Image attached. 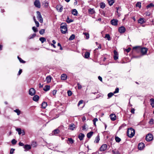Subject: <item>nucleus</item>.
I'll use <instances>...</instances> for the list:
<instances>
[{
	"instance_id": "nucleus-1",
	"label": "nucleus",
	"mask_w": 154,
	"mask_h": 154,
	"mask_svg": "<svg viewBox=\"0 0 154 154\" xmlns=\"http://www.w3.org/2000/svg\"><path fill=\"white\" fill-rule=\"evenodd\" d=\"M134 49L140 50L142 55L146 54L147 51V49L145 48H141L140 47H134L133 48Z\"/></svg>"
},
{
	"instance_id": "nucleus-2",
	"label": "nucleus",
	"mask_w": 154,
	"mask_h": 154,
	"mask_svg": "<svg viewBox=\"0 0 154 154\" xmlns=\"http://www.w3.org/2000/svg\"><path fill=\"white\" fill-rule=\"evenodd\" d=\"M135 133V130L132 128L128 129L127 131L128 136L130 137H132L134 136Z\"/></svg>"
},
{
	"instance_id": "nucleus-3",
	"label": "nucleus",
	"mask_w": 154,
	"mask_h": 154,
	"mask_svg": "<svg viewBox=\"0 0 154 154\" xmlns=\"http://www.w3.org/2000/svg\"><path fill=\"white\" fill-rule=\"evenodd\" d=\"M66 24L65 23H61L60 29L61 32L62 33L65 34L67 31Z\"/></svg>"
},
{
	"instance_id": "nucleus-4",
	"label": "nucleus",
	"mask_w": 154,
	"mask_h": 154,
	"mask_svg": "<svg viewBox=\"0 0 154 154\" xmlns=\"http://www.w3.org/2000/svg\"><path fill=\"white\" fill-rule=\"evenodd\" d=\"M36 13L37 15V17L38 21L41 23H43V19L39 11H37Z\"/></svg>"
},
{
	"instance_id": "nucleus-5",
	"label": "nucleus",
	"mask_w": 154,
	"mask_h": 154,
	"mask_svg": "<svg viewBox=\"0 0 154 154\" xmlns=\"http://www.w3.org/2000/svg\"><path fill=\"white\" fill-rule=\"evenodd\" d=\"M153 139V136L152 134H149L146 136V140L147 141H150Z\"/></svg>"
},
{
	"instance_id": "nucleus-6",
	"label": "nucleus",
	"mask_w": 154,
	"mask_h": 154,
	"mask_svg": "<svg viewBox=\"0 0 154 154\" xmlns=\"http://www.w3.org/2000/svg\"><path fill=\"white\" fill-rule=\"evenodd\" d=\"M34 4L36 8H41V3L39 0H35Z\"/></svg>"
},
{
	"instance_id": "nucleus-7",
	"label": "nucleus",
	"mask_w": 154,
	"mask_h": 154,
	"mask_svg": "<svg viewBox=\"0 0 154 154\" xmlns=\"http://www.w3.org/2000/svg\"><path fill=\"white\" fill-rule=\"evenodd\" d=\"M85 105V103H84V101L81 100L79 101L78 103V106H81V107L79 109H81Z\"/></svg>"
},
{
	"instance_id": "nucleus-8",
	"label": "nucleus",
	"mask_w": 154,
	"mask_h": 154,
	"mask_svg": "<svg viewBox=\"0 0 154 154\" xmlns=\"http://www.w3.org/2000/svg\"><path fill=\"white\" fill-rule=\"evenodd\" d=\"M35 94V90L33 88H31L29 91V94L31 96L34 95Z\"/></svg>"
},
{
	"instance_id": "nucleus-9",
	"label": "nucleus",
	"mask_w": 154,
	"mask_h": 154,
	"mask_svg": "<svg viewBox=\"0 0 154 154\" xmlns=\"http://www.w3.org/2000/svg\"><path fill=\"white\" fill-rule=\"evenodd\" d=\"M107 147V145L106 144L103 145L100 148V150L101 151H103L105 150Z\"/></svg>"
},
{
	"instance_id": "nucleus-10",
	"label": "nucleus",
	"mask_w": 154,
	"mask_h": 154,
	"mask_svg": "<svg viewBox=\"0 0 154 154\" xmlns=\"http://www.w3.org/2000/svg\"><path fill=\"white\" fill-rule=\"evenodd\" d=\"M118 20L117 19H113L111 21V24L114 26H116L118 24Z\"/></svg>"
},
{
	"instance_id": "nucleus-11",
	"label": "nucleus",
	"mask_w": 154,
	"mask_h": 154,
	"mask_svg": "<svg viewBox=\"0 0 154 154\" xmlns=\"http://www.w3.org/2000/svg\"><path fill=\"white\" fill-rule=\"evenodd\" d=\"M144 147V144L143 143H139L138 145V147L139 150L143 149Z\"/></svg>"
},
{
	"instance_id": "nucleus-12",
	"label": "nucleus",
	"mask_w": 154,
	"mask_h": 154,
	"mask_svg": "<svg viewBox=\"0 0 154 154\" xmlns=\"http://www.w3.org/2000/svg\"><path fill=\"white\" fill-rule=\"evenodd\" d=\"M119 31L121 33H124L125 31V29L124 27L122 26L119 28Z\"/></svg>"
},
{
	"instance_id": "nucleus-13",
	"label": "nucleus",
	"mask_w": 154,
	"mask_h": 154,
	"mask_svg": "<svg viewBox=\"0 0 154 154\" xmlns=\"http://www.w3.org/2000/svg\"><path fill=\"white\" fill-rule=\"evenodd\" d=\"M114 58L115 60H116L118 59V52L116 51H114Z\"/></svg>"
},
{
	"instance_id": "nucleus-14",
	"label": "nucleus",
	"mask_w": 154,
	"mask_h": 154,
	"mask_svg": "<svg viewBox=\"0 0 154 154\" xmlns=\"http://www.w3.org/2000/svg\"><path fill=\"white\" fill-rule=\"evenodd\" d=\"M110 116L111 119L113 121H115L116 119V115L115 114H111L110 115Z\"/></svg>"
},
{
	"instance_id": "nucleus-15",
	"label": "nucleus",
	"mask_w": 154,
	"mask_h": 154,
	"mask_svg": "<svg viewBox=\"0 0 154 154\" xmlns=\"http://www.w3.org/2000/svg\"><path fill=\"white\" fill-rule=\"evenodd\" d=\"M85 136V135L81 133L79 134L78 137L80 140H82L83 139Z\"/></svg>"
},
{
	"instance_id": "nucleus-16",
	"label": "nucleus",
	"mask_w": 154,
	"mask_h": 154,
	"mask_svg": "<svg viewBox=\"0 0 154 154\" xmlns=\"http://www.w3.org/2000/svg\"><path fill=\"white\" fill-rule=\"evenodd\" d=\"M24 148L25 151H28L31 149V146L30 145H26L24 146Z\"/></svg>"
},
{
	"instance_id": "nucleus-17",
	"label": "nucleus",
	"mask_w": 154,
	"mask_h": 154,
	"mask_svg": "<svg viewBox=\"0 0 154 154\" xmlns=\"http://www.w3.org/2000/svg\"><path fill=\"white\" fill-rule=\"evenodd\" d=\"M39 97L38 95H34L33 97V100L35 102L37 101L39 99Z\"/></svg>"
},
{
	"instance_id": "nucleus-18",
	"label": "nucleus",
	"mask_w": 154,
	"mask_h": 154,
	"mask_svg": "<svg viewBox=\"0 0 154 154\" xmlns=\"http://www.w3.org/2000/svg\"><path fill=\"white\" fill-rule=\"evenodd\" d=\"M138 23L140 24H142L143 23L145 22V21H144V19L142 18H140L138 20Z\"/></svg>"
},
{
	"instance_id": "nucleus-19",
	"label": "nucleus",
	"mask_w": 154,
	"mask_h": 154,
	"mask_svg": "<svg viewBox=\"0 0 154 154\" xmlns=\"http://www.w3.org/2000/svg\"><path fill=\"white\" fill-rule=\"evenodd\" d=\"M50 88L49 85H46L43 88V90L45 91H47L50 90Z\"/></svg>"
},
{
	"instance_id": "nucleus-20",
	"label": "nucleus",
	"mask_w": 154,
	"mask_h": 154,
	"mask_svg": "<svg viewBox=\"0 0 154 154\" xmlns=\"http://www.w3.org/2000/svg\"><path fill=\"white\" fill-rule=\"evenodd\" d=\"M51 77L50 76H47L46 79V81L47 83L50 82L51 81Z\"/></svg>"
},
{
	"instance_id": "nucleus-21",
	"label": "nucleus",
	"mask_w": 154,
	"mask_h": 154,
	"mask_svg": "<svg viewBox=\"0 0 154 154\" xmlns=\"http://www.w3.org/2000/svg\"><path fill=\"white\" fill-rule=\"evenodd\" d=\"M57 10L60 12L62 11L63 10V7L57 5L56 7Z\"/></svg>"
},
{
	"instance_id": "nucleus-22",
	"label": "nucleus",
	"mask_w": 154,
	"mask_h": 154,
	"mask_svg": "<svg viewBox=\"0 0 154 154\" xmlns=\"http://www.w3.org/2000/svg\"><path fill=\"white\" fill-rule=\"evenodd\" d=\"M88 11L90 14H94L95 13V11L93 8L92 9L90 8L88 10Z\"/></svg>"
},
{
	"instance_id": "nucleus-23",
	"label": "nucleus",
	"mask_w": 154,
	"mask_h": 154,
	"mask_svg": "<svg viewBox=\"0 0 154 154\" xmlns=\"http://www.w3.org/2000/svg\"><path fill=\"white\" fill-rule=\"evenodd\" d=\"M67 76L66 74H63L61 76V79L62 80H65L67 79Z\"/></svg>"
},
{
	"instance_id": "nucleus-24",
	"label": "nucleus",
	"mask_w": 154,
	"mask_h": 154,
	"mask_svg": "<svg viewBox=\"0 0 154 154\" xmlns=\"http://www.w3.org/2000/svg\"><path fill=\"white\" fill-rule=\"evenodd\" d=\"M59 132V130L58 129H56L53 131V133L54 135H56V134H58Z\"/></svg>"
},
{
	"instance_id": "nucleus-25",
	"label": "nucleus",
	"mask_w": 154,
	"mask_h": 154,
	"mask_svg": "<svg viewBox=\"0 0 154 154\" xmlns=\"http://www.w3.org/2000/svg\"><path fill=\"white\" fill-rule=\"evenodd\" d=\"M90 55V53L88 52H86L84 54V57L86 58H88Z\"/></svg>"
},
{
	"instance_id": "nucleus-26",
	"label": "nucleus",
	"mask_w": 154,
	"mask_h": 154,
	"mask_svg": "<svg viewBox=\"0 0 154 154\" xmlns=\"http://www.w3.org/2000/svg\"><path fill=\"white\" fill-rule=\"evenodd\" d=\"M93 134V131H91L90 132L88 133L87 134V137L88 138H89L91 137L92 135Z\"/></svg>"
},
{
	"instance_id": "nucleus-27",
	"label": "nucleus",
	"mask_w": 154,
	"mask_h": 154,
	"mask_svg": "<svg viewBox=\"0 0 154 154\" xmlns=\"http://www.w3.org/2000/svg\"><path fill=\"white\" fill-rule=\"evenodd\" d=\"M47 105V103L45 102H43L42 104V108L45 109Z\"/></svg>"
},
{
	"instance_id": "nucleus-28",
	"label": "nucleus",
	"mask_w": 154,
	"mask_h": 154,
	"mask_svg": "<svg viewBox=\"0 0 154 154\" xmlns=\"http://www.w3.org/2000/svg\"><path fill=\"white\" fill-rule=\"evenodd\" d=\"M75 125L73 124H72L69 126V129L73 130L75 128Z\"/></svg>"
},
{
	"instance_id": "nucleus-29",
	"label": "nucleus",
	"mask_w": 154,
	"mask_h": 154,
	"mask_svg": "<svg viewBox=\"0 0 154 154\" xmlns=\"http://www.w3.org/2000/svg\"><path fill=\"white\" fill-rule=\"evenodd\" d=\"M39 40L42 43H43L44 42H45L46 41V39L44 37H42L39 38Z\"/></svg>"
},
{
	"instance_id": "nucleus-30",
	"label": "nucleus",
	"mask_w": 154,
	"mask_h": 154,
	"mask_svg": "<svg viewBox=\"0 0 154 154\" xmlns=\"http://www.w3.org/2000/svg\"><path fill=\"white\" fill-rule=\"evenodd\" d=\"M72 13L74 15H77V11L76 9H73L72 11Z\"/></svg>"
},
{
	"instance_id": "nucleus-31",
	"label": "nucleus",
	"mask_w": 154,
	"mask_h": 154,
	"mask_svg": "<svg viewBox=\"0 0 154 154\" xmlns=\"http://www.w3.org/2000/svg\"><path fill=\"white\" fill-rule=\"evenodd\" d=\"M150 104L152 107H154V99L152 98L150 99Z\"/></svg>"
},
{
	"instance_id": "nucleus-32",
	"label": "nucleus",
	"mask_w": 154,
	"mask_h": 154,
	"mask_svg": "<svg viewBox=\"0 0 154 154\" xmlns=\"http://www.w3.org/2000/svg\"><path fill=\"white\" fill-rule=\"evenodd\" d=\"M100 140V137L98 135L97 137H96L94 142L96 143H97L99 142Z\"/></svg>"
},
{
	"instance_id": "nucleus-33",
	"label": "nucleus",
	"mask_w": 154,
	"mask_h": 154,
	"mask_svg": "<svg viewBox=\"0 0 154 154\" xmlns=\"http://www.w3.org/2000/svg\"><path fill=\"white\" fill-rule=\"evenodd\" d=\"M105 7V4L103 2H101L100 3V7L101 8L103 9Z\"/></svg>"
},
{
	"instance_id": "nucleus-34",
	"label": "nucleus",
	"mask_w": 154,
	"mask_h": 154,
	"mask_svg": "<svg viewBox=\"0 0 154 154\" xmlns=\"http://www.w3.org/2000/svg\"><path fill=\"white\" fill-rule=\"evenodd\" d=\"M36 35V34L35 33H34L33 34L30 35L29 37L28 38L29 39H31L33 38Z\"/></svg>"
},
{
	"instance_id": "nucleus-35",
	"label": "nucleus",
	"mask_w": 154,
	"mask_h": 154,
	"mask_svg": "<svg viewBox=\"0 0 154 154\" xmlns=\"http://www.w3.org/2000/svg\"><path fill=\"white\" fill-rule=\"evenodd\" d=\"M105 38H107V40L109 41L111 40V38L110 35L109 34H106L105 35V36L104 37Z\"/></svg>"
},
{
	"instance_id": "nucleus-36",
	"label": "nucleus",
	"mask_w": 154,
	"mask_h": 154,
	"mask_svg": "<svg viewBox=\"0 0 154 154\" xmlns=\"http://www.w3.org/2000/svg\"><path fill=\"white\" fill-rule=\"evenodd\" d=\"M154 5H153V4L152 3H151L150 4H149V5H147L146 7V8L148 9L149 8H151V7H154Z\"/></svg>"
},
{
	"instance_id": "nucleus-37",
	"label": "nucleus",
	"mask_w": 154,
	"mask_h": 154,
	"mask_svg": "<svg viewBox=\"0 0 154 154\" xmlns=\"http://www.w3.org/2000/svg\"><path fill=\"white\" fill-rule=\"evenodd\" d=\"M14 112L17 113V115L18 116L20 114V111L18 109H17L14 110Z\"/></svg>"
},
{
	"instance_id": "nucleus-38",
	"label": "nucleus",
	"mask_w": 154,
	"mask_h": 154,
	"mask_svg": "<svg viewBox=\"0 0 154 154\" xmlns=\"http://www.w3.org/2000/svg\"><path fill=\"white\" fill-rule=\"evenodd\" d=\"M75 38V35L74 34H72L70 37L69 39V40H72L74 39Z\"/></svg>"
},
{
	"instance_id": "nucleus-39",
	"label": "nucleus",
	"mask_w": 154,
	"mask_h": 154,
	"mask_svg": "<svg viewBox=\"0 0 154 154\" xmlns=\"http://www.w3.org/2000/svg\"><path fill=\"white\" fill-rule=\"evenodd\" d=\"M136 7H138L139 8H141V3L140 2H138L136 4Z\"/></svg>"
},
{
	"instance_id": "nucleus-40",
	"label": "nucleus",
	"mask_w": 154,
	"mask_h": 154,
	"mask_svg": "<svg viewBox=\"0 0 154 154\" xmlns=\"http://www.w3.org/2000/svg\"><path fill=\"white\" fill-rule=\"evenodd\" d=\"M68 141L69 142V143L72 144L74 142V140L71 138H68Z\"/></svg>"
},
{
	"instance_id": "nucleus-41",
	"label": "nucleus",
	"mask_w": 154,
	"mask_h": 154,
	"mask_svg": "<svg viewBox=\"0 0 154 154\" xmlns=\"http://www.w3.org/2000/svg\"><path fill=\"white\" fill-rule=\"evenodd\" d=\"M45 29H41L39 31V33L41 35H43L45 32Z\"/></svg>"
},
{
	"instance_id": "nucleus-42",
	"label": "nucleus",
	"mask_w": 154,
	"mask_h": 154,
	"mask_svg": "<svg viewBox=\"0 0 154 154\" xmlns=\"http://www.w3.org/2000/svg\"><path fill=\"white\" fill-rule=\"evenodd\" d=\"M16 130L18 132V134L19 135H20L22 134V131L21 128H17L16 129Z\"/></svg>"
},
{
	"instance_id": "nucleus-43",
	"label": "nucleus",
	"mask_w": 154,
	"mask_h": 154,
	"mask_svg": "<svg viewBox=\"0 0 154 154\" xmlns=\"http://www.w3.org/2000/svg\"><path fill=\"white\" fill-rule=\"evenodd\" d=\"M17 58L20 63H25V61H24L19 56L17 57Z\"/></svg>"
},
{
	"instance_id": "nucleus-44",
	"label": "nucleus",
	"mask_w": 154,
	"mask_h": 154,
	"mask_svg": "<svg viewBox=\"0 0 154 154\" xmlns=\"http://www.w3.org/2000/svg\"><path fill=\"white\" fill-rule=\"evenodd\" d=\"M112 152L114 154H120L119 151L116 150H113Z\"/></svg>"
},
{
	"instance_id": "nucleus-45",
	"label": "nucleus",
	"mask_w": 154,
	"mask_h": 154,
	"mask_svg": "<svg viewBox=\"0 0 154 154\" xmlns=\"http://www.w3.org/2000/svg\"><path fill=\"white\" fill-rule=\"evenodd\" d=\"M115 140L117 142H119L120 141L121 139L120 138L118 137H115Z\"/></svg>"
},
{
	"instance_id": "nucleus-46",
	"label": "nucleus",
	"mask_w": 154,
	"mask_h": 154,
	"mask_svg": "<svg viewBox=\"0 0 154 154\" xmlns=\"http://www.w3.org/2000/svg\"><path fill=\"white\" fill-rule=\"evenodd\" d=\"M83 34H84L86 36V39H88L89 38V35L88 33L85 32L83 33Z\"/></svg>"
},
{
	"instance_id": "nucleus-47",
	"label": "nucleus",
	"mask_w": 154,
	"mask_h": 154,
	"mask_svg": "<svg viewBox=\"0 0 154 154\" xmlns=\"http://www.w3.org/2000/svg\"><path fill=\"white\" fill-rule=\"evenodd\" d=\"M66 21L67 23H69L72 22L73 20L72 19H69V17H68Z\"/></svg>"
},
{
	"instance_id": "nucleus-48",
	"label": "nucleus",
	"mask_w": 154,
	"mask_h": 154,
	"mask_svg": "<svg viewBox=\"0 0 154 154\" xmlns=\"http://www.w3.org/2000/svg\"><path fill=\"white\" fill-rule=\"evenodd\" d=\"M109 4L110 6L112 5L114 3V1L113 0H110L109 1Z\"/></svg>"
},
{
	"instance_id": "nucleus-49",
	"label": "nucleus",
	"mask_w": 154,
	"mask_h": 154,
	"mask_svg": "<svg viewBox=\"0 0 154 154\" xmlns=\"http://www.w3.org/2000/svg\"><path fill=\"white\" fill-rule=\"evenodd\" d=\"M32 29L35 32H36L38 31V30L37 28L35 27V26H33L32 27Z\"/></svg>"
},
{
	"instance_id": "nucleus-50",
	"label": "nucleus",
	"mask_w": 154,
	"mask_h": 154,
	"mask_svg": "<svg viewBox=\"0 0 154 154\" xmlns=\"http://www.w3.org/2000/svg\"><path fill=\"white\" fill-rule=\"evenodd\" d=\"M17 142V141L15 139H13L11 141V143L13 145L15 144Z\"/></svg>"
},
{
	"instance_id": "nucleus-51",
	"label": "nucleus",
	"mask_w": 154,
	"mask_h": 154,
	"mask_svg": "<svg viewBox=\"0 0 154 154\" xmlns=\"http://www.w3.org/2000/svg\"><path fill=\"white\" fill-rule=\"evenodd\" d=\"M154 120L152 119H150L149 122V123L150 124L152 125L153 124Z\"/></svg>"
},
{
	"instance_id": "nucleus-52",
	"label": "nucleus",
	"mask_w": 154,
	"mask_h": 154,
	"mask_svg": "<svg viewBox=\"0 0 154 154\" xmlns=\"http://www.w3.org/2000/svg\"><path fill=\"white\" fill-rule=\"evenodd\" d=\"M97 121H98V119L96 118H94L93 119V123H94V125L95 126L96 125V122Z\"/></svg>"
},
{
	"instance_id": "nucleus-53",
	"label": "nucleus",
	"mask_w": 154,
	"mask_h": 154,
	"mask_svg": "<svg viewBox=\"0 0 154 154\" xmlns=\"http://www.w3.org/2000/svg\"><path fill=\"white\" fill-rule=\"evenodd\" d=\"M113 94L114 93H110L108 94V97L109 98H110L113 95Z\"/></svg>"
},
{
	"instance_id": "nucleus-54",
	"label": "nucleus",
	"mask_w": 154,
	"mask_h": 154,
	"mask_svg": "<svg viewBox=\"0 0 154 154\" xmlns=\"http://www.w3.org/2000/svg\"><path fill=\"white\" fill-rule=\"evenodd\" d=\"M15 149L13 148H11V149L10 153V154H13L14 153V151L15 150Z\"/></svg>"
},
{
	"instance_id": "nucleus-55",
	"label": "nucleus",
	"mask_w": 154,
	"mask_h": 154,
	"mask_svg": "<svg viewBox=\"0 0 154 154\" xmlns=\"http://www.w3.org/2000/svg\"><path fill=\"white\" fill-rule=\"evenodd\" d=\"M67 94L69 96H70L72 94V92L71 91L69 90L67 91Z\"/></svg>"
},
{
	"instance_id": "nucleus-56",
	"label": "nucleus",
	"mask_w": 154,
	"mask_h": 154,
	"mask_svg": "<svg viewBox=\"0 0 154 154\" xmlns=\"http://www.w3.org/2000/svg\"><path fill=\"white\" fill-rule=\"evenodd\" d=\"M35 25H36V26L37 27H38L39 26V23H38V21H35Z\"/></svg>"
},
{
	"instance_id": "nucleus-57",
	"label": "nucleus",
	"mask_w": 154,
	"mask_h": 154,
	"mask_svg": "<svg viewBox=\"0 0 154 154\" xmlns=\"http://www.w3.org/2000/svg\"><path fill=\"white\" fill-rule=\"evenodd\" d=\"M119 88H117L116 89L115 91L114 92V94H116L119 92Z\"/></svg>"
},
{
	"instance_id": "nucleus-58",
	"label": "nucleus",
	"mask_w": 154,
	"mask_h": 154,
	"mask_svg": "<svg viewBox=\"0 0 154 154\" xmlns=\"http://www.w3.org/2000/svg\"><path fill=\"white\" fill-rule=\"evenodd\" d=\"M57 92V91L56 90H54L52 91V94L54 95H55Z\"/></svg>"
},
{
	"instance_id": "nucleus-59",
	"label": "nucleus",
	"mask_w": 154,
	"mask_h": 154,
	"mask_svg": "<svg viewBox=\"0 0 154 154\" xmlns=\"http://www.w3.org/2000/svg\"><path fill=\"white\" fill-rule=\"evenodd\" d=\"M134 111L135 109L134 108H132L131 110V112L133 113L134 114Z\"/></svg>"
},
{
	"instance_id": "nucleus-60",
	"label": "nucleus",
	"mask_w": 154,
	"mask_h": 154,
	"mask_svg": "<svg viewBox=\"0 0 154 154\" xmlns=\"http://www.w3.org/2000/svg\"><path fill=\"white\" fill-rule=\"evenodd\" d=\"M22 72V70L21 69H20L18 72V73L17 74L18 75H20L21 74Z\"/></svg>"
},
{
	"instance_id": "nucleus-61",
	"label": "nucleus",
	"mask_w": 154,
	"mask_h": 154,
	"mask_svg": "<svg viewBox=\"0 0 154 154\" xmlns=\"http://www.w3.org/2000/svg\"><path fill=\"white\" fill-rule=\"evenodd\" d=\"M19 144L20 146H24V144L22 143L21 142H20L19 143Z\"/></svg>"
},
{
	"instance_id": "nucleus-62",
	"label": "nucleus",
	"mask_w": 154,
	"mask_h": 154,
	"mask_svg": "<svg viewBox=\"0 0 154 154\" xmlns=\"http://www.w3.org/2000/svg\"><path fill=\"white\" fill-rule=\"evenodd\" d=\"M98 79L101 82L102 81V79L100 76H99L98 77Z\"/></svg>"
},
{
	"instance_id": "nucleus-63",
	"label": "nucleus",
	"mask_w": 154,
	"mask_h": 154,
	"mask_svg": "<svg viewBox=\"0 0 154 154\" xmlns=\"http://www.w3.org/2000/svg\"><path fill=\"white\" fill-rule=\"evenodd\" d=\"M78 87L79 89H81L82 88V86L79 84H78Z\"/></svg>"
},
{
	"instance_id": "nucleus-64",
	"label": "nucleus",
	"mask_w": 154,
	"mask_h": 154,
	"mask_svg": "<svg viewBox=\"0 0 154 154\" xmlns=\"http://www.w3.org/2000/svg\"><path fill=\"white\" fill-rule=\"evenodd\" d=\"M131 49L130 48H128L126 50V51L127 52H129L131 50Z\"/></svg>"
}]
</instances>
